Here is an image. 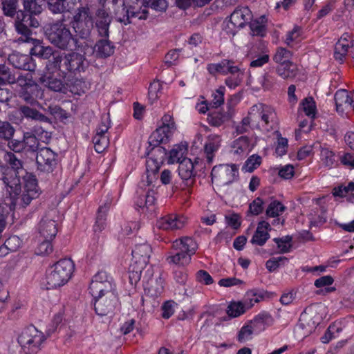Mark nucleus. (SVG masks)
Listing matches in <instances>:
<instances>
[{
    "label": "nucleus",
    "instance_id": "nucleus-1",
    "mask_svg": "<svg viewBox=\"0 0 354 354\" xmlns=\"http://www.w3.org/2000/svg\"><path fill=\"white\" fill-rule=\"evenodd\" d=\"M175 129L174 122L165 124L157 128L150 136L149 143L154 146L146 162V174L147 185H150L153 180L158 178V171L162 164L165 157L167 154L165 148L158 147V145L167 141Z\"/></svg>",
    "mask_w": 354,
    "mask_h": 354
},
{
    "label": "nucleus",
    "instance_id": "nucleus-2",
    "mask_svg": "<svg viewBox=\"0 0 354 354\" xmlns=\"http://www.w3.org/2000/svg\"><path fill=\"white\" fill-rule=\"evenodd\" d=\"M62 19L50 23L45 28V35L48 40L61 50H68L73 46L75 39L69 27Z\"/></svg>",
    "mask_w": 354,
    "mask_h": 354
},
{
    "label": "nucleus",
    "instance_id": "nucleus-3",
    "mask_svg": "<svg viewBox=\"0 0 354 354\" xmlns=\"http://www.w3.org/2000/svg\"><path fill=\"white\" fill-rule=\"evenodd\" d=\"M326 308L320 304L308 306L301 315L298 333L301 336H308L316 328L323 318Z\"/></svg>",
    "mask_w": 354,
    "mask_h": 354
},
{
    "label": "nucleus",
    "instance_id": "nucleus-4",
    "mask_svg": "<svg viewBox=\"0 0 354 354\" xmlns=\"http://www.w3.org/2000/svg\"><path fill=\"white\" fill-rule=\"evenodd\" d=\"M73 270L74 263L71 259H63L57 261L47 276L48 288L53 289L65 285L71 279Z\"/></svg>",
    "mask_w": 354,
    "mask_h": 354
},
{
    "label": "nucleus",
    "instance_id": "nucleus-5",
    "mask_svg": "<svg viewBox=\"0 0 354 354\" xmlns=\"http://www.w3.org/2000/svg\"><path fill=\"white\" fill-rule=\"evenodd\" d=\"M198 248L196 242L190 237L186 236L173 242L172 248L176 253L167 258L169 263L176 265L185 266L191 260V256L194 254Z\"/></svg>",
    "mask_w": 354,
    "mask_h": 354
},
{
    "label": "nucleus",
    "instance_id": "nucleus-6",
    "mask_svg": "<svg viewBox=\"0 0 354 354\" xmlns=\"http://www.w3.org/2000/svg\"><path fill=\"white\" fill-rule=\"evenodd\" d=\"M106 1L108 9L114 15L116 20L124 25L131 24L133 18H138V19H145L147 18L148 12L147 10L135 11L131 6L127 7L125 5L124 0Z\"/></svg>",
    "mask_w": 354,
    "mask_h": 354
},
{
    "label": "nucleus",
    "instance_id": "nucleus-7",
    "mask_svg": "<svg viewBox=\"0 0 354 354\" xmlns=\"http://www.w3.org/2000/svg\"><path fill=\"white\" fill-rule=\"evenodd\" d=\"M44 341L43 333L32 326L24 328L17 338L18 344L26 354L37 353Z\"/></svg>",
    "mask_w": 354,
    "mask_h": 354
},
{
    "label": "nucleus",
    "instance_id": "nucleus-8",
    "mask_svg": "<svg viewBox=\"0 0 354 354\" xmlns=\"http://www.w3.org/2000/svg\"><path fill=\"white\" fill-rule=\"evenodd\" d=\"M71 24L81 38L88 37L93 28V18L90 8L87 6L78 8L73 17Z\"/></svg>",
    "mask_w": 354,
    "mask_h": 354
},
{
    "label": "nucleus",
    "instance_id": "nucleus-9",
    "mask_svg": "<svg viewBox=\"0 0 354 354\" xmlns=\"http://www.w3.org/2000/svg\"><path fill=\"white\" fill-rule=\"evenodd\" d=\"M0 189H2V191H0L1 198L10 206V209L12 207H15L16 196L21 192L20 179L17 175L15 176L6 175L0 179Z\"/></svg>",
    "mask_w": 354,
    "mask_h": 354
},
{
    "label": "nucleus",
    "instance_id": "nucleus-10",
    "mask_svg": "<svg viewBox=\"0 0 354 354\" xmlns=\"http://www.w3.org/2000/svg\"><path fill=\"white\" fill-rule=\"evenodd\" d=\"M252 111L255 113L256 127L267 131L273 129L275 113L272 108L263 104L252 106Z\"/></svg>",
    "mask_w": 354,
    "mask_h": 354
},
{
    "label": "nucleus",
    "instance_id": "nucleus-11",
    "mask_svg": "<svg viewBox=\"0 0 354 354\" xmlns=\"http://www.w3.org/2000/svg\"><path fill=\"white\" fill-rule=\"evenodd\" d=\"M140 257L136 256V259H132L129 268V277L131 284H137L142 279L144 281L151 275V268L145 262V259L140 260Z\"/></svg>",
    "mask_w": 354,
    "mask_h": 354
},
{
    "label": "nucleus",
    "instance_id": "nucleus-12",
    "mask_svg": "<svg viewBox=\"0 0 354 354\" xmlns=\"http://www.w3.org/2000/svg\"><path fill=\"white\" fill-rule=\"evenodd\" d=\"M22 178L24 184V192L20 198L16 197V204L19 199L21 203V205L26 206L29 205L32 199L38 197L39 189L37 179L32 174L26 173Z\"/></svg>",
    "mask_w": 354,
    "mask_h": 354
},
{
    "label": "nucleus",
    "instance_id": "nucleus-13",
    "mask_svg": "<svg viewBox=\"0 0 354 354\" xmlns=\"http://www.w3.org/2000/svg\"><path fill=\"white\" fill-rule=\"evenodd\" d=\"M56 156L57 154L50 148H41L36 157L37 169L45 174L53 172L57 165Z\"/></svg>",
    "mask_w": 354,
    "mask_h": 354
},
{
    "label": "nucleus",
    "instance_id": "nucleus-14",
    "mask_svg": "<svg viewBox=\"0 0 354 354\" xmlns=\"http://www.w3.org/2000/svg\"><path fill=\"white\" fill-rule=\"evenodd\" d=\"M234 61L231 59H224L218 63L209 64L207 69L209 74L216 76L217 74L226 75L228 73L235 75L236 73L243 74L241 69L234 65Z\"/></svg>",
    "mask_w": 354,
    "mask_h": 354
},
{
    "label": "nucleus",
    "instance_id": "nucleus-15",
    "mask_svg": "<svg viewBox=\"0 0 354 354\" xmlns=\"http://www.w3.org/2000/svg\"><path fill=\"white\" fill-rule=\"evenodd\" d=\"M25 12H20L18 16H16L14 21V27L17 34L20 35L18 39L19 41L24 43H30L35 39L32 38V31L29 28L26 24Z\"/></svg>",
    "mask_w": 354,
    "mask_h": 354
},
{
    "label": "nucleus",
    "instance_id": "nucleus-16",
    "mask_svg": "<svg viewBox=\"0 0 354 354\" xmlns=\"http://www.w3.org/2000/svg\"><path fill=\"white\" fill-rule=\"evenodd\" d=\"M33 132H26L24 133L23 141L24 149L26 148L28 151H35L39 147V141L37 138L36 135L38 136L44 135L45 139L48 140L50 136L46 131L42 129L41 127L35 126L33 128Z\"/></svg>",
    "mask_w": 354,
    "mask_h": 354
},
{
    "label": "nucleus",
    "instance_id": "nucleus-17",
    "mask_svg": "<svg viewBox=\"0 0 354 354\" xmlns=\"http://www.w3.org/2000/svg\"><path fill=\"white\" fill-rule=\"evenodd\" d=\"M146 293L151 297L160 296L164 290L163 279L160 274L151 275L143 281Z\"/></svg>",
    "mask_w": 354,
    "mask_h": 354
},
{
    "label": "nucleus",
    "instance_id": "nucleus-18",
    "mask_svg": "<svg viewBox=\"0 0 354 354\" xmlns=\"http://www.w3.org/2000/svg\"><path fill=\"white\" fill-rule=\"evenodd\" d=\"M38 232L44 239L53 240L57 233L56 221L50 215H46L39 223Z\"/></svg>",
    "mask_w": 354,
    "mask_h": 354
},
{
    "label": "nucleus",
    "instance_id": "nucleus-19",
    "mask_svg": "<svg viewBox=\"0 0 354 354\" xmlns=\"http://www.w3.org/2000/svg\"><path fill=\"white\" fill-rule=\"evenodd\" d=\"M8 60L15 68L28 71H35V65L30 55L13 53L9 55Z\"/></svg>",
    "mask_w": 354,
    "mask_h": 354
},
{
    "label": "nucleus",
    "instance_id": "nucleus-20",
    "mask_svg": "<svg viewBox=\"0 0 354 354\" xmlns=\"http://www.w3.org/2000/svg\"><path fill=\"white\" fill-rule=\"evenodd\" d=\"M112 17L104 9H98L95 13V27L99 35L108 38L109 35V26Z\"/></svg>",
    "mask_w": 354,
    "mask_h": 354
},
{
    "label": "nucleus",
    "instance_id": "nucleus-21",
    "mask_svg": "<svg viewBox=\"0 0 354 354\" xmlns=\"http://www.w3.org/2000/svg\"><path fill=\"white\" fill-rule=\"evenodd\" d=\"M89 290L94 299L105 295H107L110 299L114 298L111 281H105L102 283L92 281L89 286Z\"/></svg>",
    "mask_w": 354,
    "mask_h": 354
},
{
    "label": "nucleus",
    "instance_id": "nucleus-22",
    "mask_svg": "<svg viewBox=\"0 0 354 354\" xmlns=\"http://www.w3.org/2000/svg\"><path fill=\"white\" fill-rule=\"evenodd\" d=\"M237 168L235 165H232L231 166L223 165L214 167L212 170L211 176L212 178L218 176L223 183L229 184L234 180Z\"/></svg>",
    "mask_w": 354,
    "mask_h": 354
},
{
    "label": "nucleus",
    "instance_id": "nucleus-23",
    "mask_svg": "<svg viewBox=\"0 0 354 354\" xmlns=\"http://www.w3.org/2000/svg\"><path fill=\"white\" fill-rule=\"evenodd\" d=\"M17 111L21 118L39 121L47 124H51L52 122L47 116L40 113L36 109L26 104H20L17 107Z\"/></svg>",
    "mask_w": 354,
    "mask_h": 354
},
{
    "label": "nucleus",
    "instance_id": "nucleus-24",
    "mask_svg": "<svg viewBox=\"0 0 354 354\" xmlns=\"http://www.w3.org/2000/svg\"><path fill=\"white\" fill-rule=\"evenodd\" d=\"M47 8L53 14L71 12L75 3L73 0H46Z\"/></svg>",
    "mask_w": 354,
    "mask_h": 354
},
{
    "label": "nucleus",
    "instance_id": "nucleus-25",
    "mask_svg": "<svg viewBox=\"0 0 354 354\" xmlns=\"http://www.w3.org/2000/svg\"><path fill=\"white\" fill-rule=\"evenodd\" d=\"M95 299V310L100 316H104L111 313L115 306L116 302V296L114 293V298L110 299L107 295L100 297Z\"/></svg>",
    "mask_w": 354,
    "mask_h": 354
},
{
    "label": "nucleus",
    "instance_id": "nucleus-26",
    "mask_svg": "<svg viewBox=\"0 0 354 354\" xmlns=\"http://www.w3.org/2000/svg\"><path fill=\"white\" fill-rule=\"evenodd\" d=\"M68 59V72H81L86 67V58L84 55L76 52L66 53Z\"/></svg>",
    "mask_w": 354,
    "mask_h": 354
},
{
    "label": "nucleus",
    "instance_id": "nucleus-27",
    "mask_svg": "<svg viewBox=\"0 0 354 354\" xmlns=\"http://www.w3.org/2000/svg\"><path fill=\"white\" fill-rule=\"evenodd\" d=\"M185 222L176 215H167L160 218L156 222V226L164 230H175L183 227Z\"/></svg>",
    "mask_w": 354,
    "mask_h": 354
},
{
    "label": "nucleus",
    "instance_id": "nucleus-28",
    "mask_svg": "<svg viewBox=\"0 0 354 354\" xmlns=\"http://www.w3.org/2000/svg\"><path fill=\"white\" fill-rule=\"evenodd\" d=\"M270 230H271V227L268 222L264 221L259 222L251 239V243L259 246L263 245L270 238Z\"/></svg>",
    "mask_w": 354,
    "mask_h": 354
},
{
    "label": "nucleus",
    "instance_id": "nucleus-29",
    "mask_svg": "<svg viewBox=\"0 0 354 354\" xmlns=\"http://www.w3.org/2000/svg\"><path fill=\"white\" fill-rule=\"evenodd\" d=\"M39 82L54 92H65L66 90L64 81L51 75L45 74L41 75L39 79Z\"/></svg>",
    "mask_w": 354,
    "mask_h": 354
},
{
    "label": "nucleus",
    "instance_id": "nucleus-30",
    "mask_svg": "<svg viewBox=\"0 0 354 354\" xmlns=\"http://www.w3.org/2000/svg\"><path fill=\"white\" fill-rule=\"evenodd\" d=\"M252 18V12L248 7L236 9L230 15V21L234 26L243 27Z\"/></svg>",
    "mask_w": 354,
    "mask_h": 354
},
{
    "label": "nucleus",
    "instance_id": "nucleus-31",
    "mask_svg": "<svg viewBox=\"0 0 354 354\" xmlns=\"http://www.w3.org/2000/svg\"><path fill=\"white\" fill-rule=\"evenodd\" d=\"M234 114V109L230 104L227 103V110L222 112H214L209 115V124L214 127H220L225 122L231 120Z\"/></svg>",
    "mask_w": 354,
    "mask_h": 354
},
{
    "label": "nucleus",
    "instance_id": "nucleus-32",
    "mask_svg": "<svg viewBox=\"0 0 354 354\" xmlns=\"http://www.w3.org/2000/svg\"><path fill=\"white\" fill-rule=\"evenodd\" d=\"M39 93V86L35 82L21 88L19 91V97L26 104L35 105L37 103V97Z\"/></svg>",
    "mask_w": 354,
    "mask_h": 354
},
{
    "label": "nucleus",
    "instance_id": "nucleus-33",
    "mask_svg": "<svg viewBox=\"0 0 354 354\" xmlns=\"http://www.w3.org/2000/svg\"><path fill=\"white\" fill-rule=\"evenodd\" d=\"M30 43L33 44V47L30 50L31 55L39 58L49 59L51 56L53 57L56 53L51 46L42 45L38 39H35Z\"/></svg>",
    "mask_w": 354,
    "mask_h": 354
},
{
    "label": "nucleus",
    "instance_id": "nucleus-34",
    "mask_svg": "<svg viewBox=\"0 0 354 354\" xmlns=\"http://www.w3.org/2000/svg\"><path fill=\"white\" fill-rule=\"evenodd\" d=\"M114 52V46L108 38L99 40L94 46L93 53L96 57L106 58Z\"/></svg>",
    "mask_w": 354,
    "mask_h": 354
},
{
    "label": "nucleus",
    "instance_id": "nucleus-35",
    "mask_svg": "<svg viewBox=\"0 0 354 354\" xmlns=\"http://www.w3.org/2000/svg\"><path fill=\"white\" fill-rule=\"evenodd\" d=\"M336 109L338 112H344L352 106V95L351 96L347 91L340 90L335 95Z\"/></svg>",
    "mask_w": 354,
    "mask_h": 354
},
{
    "label": "nucleus",
    "instance_id": "nucleus-36",
    "mask_svg": "<svg viewBox=\"0 0 354 354\" xmlns=\"http://www.w3.org/2000/svg\"><path fill=\"white\" fill-rule=\"evenodd\" d=\"M49 62L55 69L62 74L63 77H65L66 75L69 73L66 53L60 54L56 52Z\"/></svg>",
    "mask_w": 354,
    "mask_h": 354
},
{
    "label": "nucleus",
    "instance_id": "nucleus-37",
    "mask_svg": "<svg viewBox=\"0 0 354 354\" xmlns=\"http://www.w3.org/2000/svg\"><path fill=\"white\" fill-rule=\"evenodd\" d=\"M277 73L284 80L294 78L297 75V67L292 62H288L276 68Z\"/></svg>",
    "mask_w": 354,
    "mask_h": 354
},
{
    "label": "nucleus",
    "instance_id": "nucleus-38",
    "mask_svg": "<svg viewBox=\"0 0 354 354\" xmlns=\"http://www.w3.org/2000/svg\"><path fill=\"white\" fill-rule=\"evenodd\" d=\"M194 163L189 158H183L178 166V174L181 178L188 180L194 177Z\"/></svg>",
    "mask_w": 354,
    "mask_h": 354
},
{
    "label": "nucleus",
    "instance_id": "nucleus-39",
    "mask_svg": "<svg viewBox=\"0 0 354 354\" xmlns=\"http://www.w3.org/2000/svg\"><path fill=\"white\" fill-rule=\"evenodd\" d=\"M18 0H2L1 1V10L6 17L15 19L20 12H24L21 10H18Z\"/></svg>",
    "mask_w": 354,
    "mask_h": 354
},
{
    "label": "nucleus",
    "instance_id": "nucleus-40",
    "mask_svg": "<svg viewBox=\"0 0 354 354\" xmlns=\"http://www.w3.org/2000/svg\"><path fill=\"white\" fill-rule=\"evenodd\" d=\"M109 207V203H105L104 205L99 207L96 221L93 226V230L95 232H100L105 228L106 216Z\"/></svg>",
    "mask_w": 354,
    "mask_h": 354
},
{
    "label": "nucleus",
    "instance_id": "nucleus-41",
    "mask_svg": "<svg viewBox=\"0 0 354 354\" xmlns=\"http://www.w3.org/2000/svg\"><path fill=\"white\" fill-rule=\"evenodd\" d=\"M16 71L5 64H0V85L12 84Z\"/></svg>",
    "mask_w": 354,
    "mask_h": 354
},
{
    "label": "nucleus",
    "instance_id": "nucleus-42",
    "mask_svg": "<svg viewBox=\"0 0 354 354\" xmlns=\"http://www.w3.org/2000/svg\"><path fill=\"white\" fill-rule=\"evenodd\" d=\"M151 248L147 243L136 245L135 249L132 251L133 259H136V256L140 257V260L145 259V262L149 263Z\"/></svg>",
    "mask_w": 354,
    "mask_h": 354
},
{
    "label": "nucleus",
    "instance_id": "nucleus-43",
    "mask_svg": "<svg viewBox=\"0 0 354 354\" xmlns=\"http://www.w3.org/2000/svg\"><path fill=\"white\" fill-rule=\"evenodd\" d=\"M41 2L39 0H23L24 11L28 14L39 15L43 11Z\"/></svg>",
    "mask_w": 354,
    "mask_h": 354
},
{
    "label": "nucleus",
    "instance_id": "nucleus-44",
    "mask_svg": "<svg viewBox=\"0 0 354 354\" xmlns=\"http://www.w3.org/2000/svg\"><path fill=\"white\" fill-rule=\"evenodd\" d=\"M349 46V42H346L344 39H339L335 46V59L342 63L345 56L347 55Z\"/></svg>",
    "mask_w": 354,
    "mask_h": 354
},
{
    "label": "nucleus",
    "instance_id": "nucleus-45",
    "mask_svg": "<svg viewBox=\"0 0 354 354\" xmlns=\"http://www.w3.org/2000/svg\"><path fill=\"white\" fill-rule=\"evenodd\" d=\"M220 146V140L218 136H213L209 139V141L205 144L204 150L206 153V158L208 162L212 161L214 155L213 153L218 149Z\"/></svg>",
    "mask_w": 354,
    "mask_h": 354
},
{
    "label": "nucleus",
    "instance_id": "nucleus-46",
    "mask_svg": "<svg viewBox=\"0 0 354 354\" xmlns=\"http://www.w3.org/2000/svg\"><path fill=\"white\" fill-rule=\"evenodd\" d=\"M4 160L16 171L15 175H12V176H17L19 178V176L17 175L19 174V169L22 171L23 162L19 159L16 155H15L12 152H6L4 155ZM10 176L9 174H8Z\"/></svg>",
    "mask_w": 354,
    "mask_h": 354
},
{
    "label": "nucleus",
    "instance_id": "nucleus-47",
    "mask_svg": "<svg viewBox=\"0 0 354 354\" xmlns=\"http://www.w3.org/2000/svg\"><path fill=\"white\" fill-rule=\"evenodd\" d=\"M15 129L12 124L6 120H0V139L8 140L13 138Z\"/></svg>",
    "mask_w": 354,
    "mask_h": 354
},
{
    "label": "nucleus",
    "instance_id": "nucleus-48",
    "mask_svg": "<svg viewBox=\"0 0 354 354\" xmlns=\"http://www.w3.org/2000/svg\"><path fill=\"white\" fill-rule=\"evenodd\" d=\"M187 148L183 145H175L169 151V162L174 163L175 162H180L184 155L187 152Z\"/></svg>",
    "mask_w": 354,
    "mask_h": 354
},
{
    "label": "nucleus",
    "instance_id": "nucleus-49",
    "mask_svg": "<svg viewBox=\"0 0 354 354\" xmlns=\"http://www.w3.org/2000/svg\"><path fill=\"white\" fill-rule=\"evenodd\" d=\"M95 150L97 153L103 152L109 145V138L106 135L95 134L93 138Z\"/></svg>",
    "mask_w": 354,
    "mask_h": 354
},
{
    "label": "nucleus",
    "instance_id": "nucleus-50",
    "mask_svg": "<svg viewBox=\"0 0 354 354\" xmlns=\"http://www.w3.org/2000/svg\"><path fill=\"white\" fill-rule=\"evenodd\" d=\"M292 53L286 49L285 48H278L274 55L273 56V60L281 65L282 64L290 62V59L292 57Z\"/></svg>",
    "mask_w": 354,
    "mask_h": 354
},
{
    "label": "nucleus",
    "instance_id": "nucleus-51",
    "mask_svg": "<svg viewBox=\"0 0 354 354\" xmlns=\"http://www.w3.org/2000/svg\"><path fill=\"white\" fill-rule=\"evenodd\" d=\"M266 17L264 16H261L258 20H254L250 22V29L254 35L263 36L266 31Z\"/></svg>",
    "mask_w": 354,
    "mask_h": 354
},
{
    "label": "nucleus",
    "instance_id": "nucleus-52",
    "mask_svg": "<svg viewBox=\"0 0 354 354\" xmlns=\"http://www.w3.org/2000/svg\"><path fill=\"white\" fill-rule=\"evenodd\" d=\"M285 206L279 201L271 202L266 209V215L269 217H276L285 210Z\"/></svg>",
    "mask_w": 354,
    "mask_h": 354
},
{
    "label": "nucleus",
    "instance_id": "nucleus-53",
    "mask_svg": "<svg viewBox=\"0 0 354 354\" xmlns=\"http://www.w3.org/2000/svg\"><path fill=\"white\" fill-rule=\"evenodd\" d=\"M292 241V237L290 236H285L282 238H274V241L277 243V248L279 250V253H286L290 251Z\"/></svg>",
    "mask_w": 354,
    "mask_h": 354
},
{
    "label": "nucleus",
    "instance_id": "nucleus-54",
    "mask_svg": "<svg viewBox=\"0 0 354 354\" xmlns=\"http://www.w3.org/2000/svg\"><path fill=\"white\" fill-rule=\"evenodd\" d=\"M286 261L288 258L285 257L272 258L266 261V266L270 272H274L281 266L284 265Z\"/></svg>",
    "mask_w": 354,
    "mask_h": 354
},
{
    "label": "nucleus",
    "instance_id": "nucleus-55",
    "mask_svg": "<svg viewBox=\"0 0 354 354\" xmlns=\"http://www.w3.org/2000/svg\"><path fill=\"white\" fill-rule=\"evenodd\" d=\"M253 327L251 325L243 326L239 332L237 339L239 342H245L251 339L253 333Z\"/></svg>",
    "mask_w": 354,
    "mask_h": 354
},
{
    "label": "nucleus",
    "instance_id": "nucleus-56",
    "mask_svg": "<svg viewBox=\"0 0 354 354\" xmlns=\"http://www.w3.org/2000/svg\"><path fill=\"white\" fill-rule=\"evenodd\" d=\"M50 239H44L37 248L35 253L37 255L45 256L48 255L53 252V246Z\"/></svg>",
    "mask_w": 354,
    "mask_h": 354
},
{
    "label": "nucleus",
    "instance_id": "nucleus-57",
    "mask_svg": "<svg viewBox=\"0 0 354 354\" xmlns=\"http://www.w3.org/2000/svg\"><path fill=\"white\" fill-rule=\"evenodd\" d=\"M244 313V306L241 303H232L229 305L227 310V313L230 317H236Z\"/></svg>",
    "mask_w": 354,
    "mask_h": 354
},
{
    "label": "nucleus",
    "instance_id": "nucleus-58",
    "mask_svg": "<svg viewBox=\"0 0 354 354\" xmlns=\"http://www.w3.org/2000/svg\"><path fill=\"white\" fill-rule=\"evenodd\" d=\"M162 86L158 81L153 82L150 84L149 88V98L152 104L159 97V93H160Z\"/></svg>",
    "mask_w": 354,
    "mask_h": 354
},
{
    "label": "nucleus",
    "instance_id": "nucleus-59",
    "mask_svg": "<svg viewBox=\"0 0 354 354\" xmlns=\"http://www.w3.org/2000/svg\"><path fill=\"white\" fill-rule=\"evenodd\" d=\"M14 79L15 81L12 82V84H17L21 88H26L28 85L35 83L31 78H28L27 75H24L19 72L16 73Z\"/></svg>",
    "mask_w": 354,
    "mask_h": 354
},
{
    "label": "nucleus",
    "instance_id": "nucleus-60",
    "mask_svg": "<svg viewBox=\"0 0 354 354\" xmlns=\"http://www.w3.org/2000/svg\"><path fill=\"white\" fill-rule=\"evenodd\" d=\"M303 109L306 114L308 116H315V103L313 97H306L302 102Z\"/></svg>",
    "mask_w": 354,
    "mask_h": 354
},
{
    "label": "nucleus",
    "instance_id": "nucleus-61",
    "mask_svg": "<svg viewBox=\"0 0 354 354\" xmlns=\"http://www.w3.org/2000/svg\"><path fill=\"white\" fill-rule=\"evenodd\" d=\"M261 162V158L257 155L251 156L245 162V169L248 172H252L257 167L259 166Z\"/></svg>",
    "mask_w": 354,
    "mask_h": 354
},
{
    "label": "nucleus",
    "instance_id": "nucleus-62",
    "mask_svg": "<svg viewBox=\"0 0 354 354\" xmlns=\"http://www.w3.org/2000/svg\"><path fill=\"white\" fill-rule=\"evenodd\" d=\"M276 133L277 134V146L276 147V153L279 156H283L286 154L287 151V147H288V140L285 138H283L281 136V134L276 131Z\"/></svg>",
    "mask_w": 354,
    "mask_h": 354
},
{
    "label": "nucleus",
    "instance_id": "nucleus-63",
    "mask_svg": "<svg viewBox=\"0 0 354 354\" xmlns=\"http://www.w3.org/2000/svg\"><path fill=\"white\" fill-rule=\"evenodd\" d=\"M301 35V28L299 26L295 28L288 32L285 43L290 47L292 46L293 41H296Z\"/></svg>",
    "mask_w": 354,
    "mask_h": 354
},
{
    "label": "nucleus",
    "instance_id": "nucleus-64",
    "mask_svg": "<svg viewBox=\"0 0 354 354\" xmlns=\"http://www.w3.org/2000/svg\"><path fill=\"white\" fill-rule=\"evenodd\" d=\"M3 243L5 244V247L8 248L10 252H15L19 248L21 240L17 236H12L7 239Z\"/></svg>",
    "mask_w": 354,
    "mask_h": 354
}]
</instances>
